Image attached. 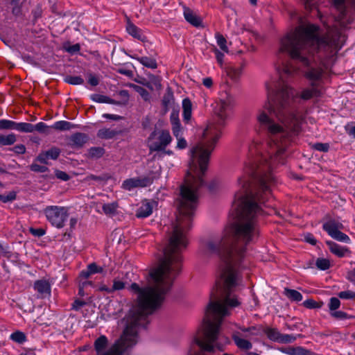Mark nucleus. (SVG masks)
<instances>
[{
	"label": "nucleus",
	"mask_w": 355,
	"mask_h": 355,
	"mask_svg": "<svg viewBox=\"0 0 355 355\" xmlns=\"http://www.w3.org/2000/svg\"><path fill=\"white\" fill-rule=\"evenodd\" d=\"M316 266L321 270H327L330 266V263L328 259H318L316 261Z\"/></svg>",
	"instance_id": "43"
},
{
	"label": "nucleus",
	"mask_w": 355,
	"mask_h": 355,
	"mask_svg": "<svg viewBox=\"0 0 355 355\" xmlns=\"http://www.w3.org/2000/svg\"><path fill=\"white\" fill-rule=\"evenodd\" d=\"M311 89H306L302 91L301 98L304 100H309L313 97L319 96L322 94V91L318 87H315V85L312 83Z\"/></svg>",
	"instance_id": "18"
},
{
	"label": "nucleus",
	"mask_w": 355,
	"mask_h": 355,
	"mask_svg": "<svg viewBox=\"0 0 355 355\" xmlns=\"http://www.w3.org/2000/svg\"><path fill=\"white\" fill-rule=\"evenodd\" d=\"M12 150L17 154H24L26 152V148L23 144H19L14 146Z\"/></svg>",
	"instance_id": "59"
},
{
	"label": "nucleus",
	"mask_w": 355,
	"mask_h": 355,
	"mask_svg": "<svg viewBox=\"0 0 355 355\" xmlns=\"http://www.w3.org/2000/svg\"><path fill=\"white\" fill-rule=\"evenodd\" d=\"M284 294L291 301L300 302L302 300V294L296 290L284 288Z\"/></svg>",
	"instance_id": "22"
},
{
	"label": "nucleus",
	"mask_w": 355,
	"mask_h": 355,
	"mask_svg": "<svg viewBox=\"0 0 355 355\" xmlns=\"http://www.w3.org/2000/svg\"><path fill=\"white\" fill-rule=\"evenodd\" d=\"M55 176L58 179H60V180H64V181H67V180H68L69 179V175L67 174L65 172L61 171H55Z\"/></svg>",
	"instance_id": "58"
},
{
	"label": "nucleus",
	"mask_w": 355,
	"mask_h": 355,
	"mask_svg": "<svg viewBox=\"0 0 355 355\" xmlns=\"http://www.w3.org/2000/svg\"><path fill=\"white\" fill-rule=\"evenodd\" d=\"M14 121L1 119L0 120V130H13Z\"/></svg>",
	"instance_id": "42"
},
{
	"label": "nucleus",
	"mask_w": 355,
	"mask_h": 355,
	"mask_svg": "<svg viewBox=\"0 0 355 355\" xmlns=\"http://www.w3.org/2000/svg\"><path fill=\"white\" fill-rule=\"evenodd\" d=\"M184 119L188 121L191 116V103L189 99L185 98L182 101Z\"/></svg>",
	"instance_id": "28"
},
{
	"label": "nucleus",
	"mask_w": 355,
	"mask_h": 355,
	"mask_svg": "<svg viewBox=\"0 0 355 355\" xmlns=\"http://www.w3.org/2000/svg\"><path fill=\"white\" fill-rule=\"evenodd\" d=\"M29 231L33 235L39 237L43 236L45 234V230L42 228L34 229L31 227L30 228Z\"/></svg>",
	"instance_id": "56"
},
{
	"label": "nucleus",
	"mask_w": 355,
	"mask_h": 355,
	"mask_svg": "<svg viewBox=\"0 0 355 355\" xmlns=\"http://www.w3.org/2000/svg\"><path fill=\"white\" fill-rule=\"evenodd\" d=\"M110 176L108 175H101V176H97V175H87L86 178H85V181H90V180H94V181H97V182H106L107 180L110 179Z\"/></svg>",
	"instance_id": "40"
},
{
	"label": "nucleus",
	"mask_w": 355,
	"mask_h": 355,
	"mask_svg": "<svg viewBox=\"0 0 355 355\" xmlns=\"http://www.w3.org/2000/svg\"><path fill=\"white\" fill-rule=\"evenodd\" d=\"M126 282H124L119 278H114L113 280V285L112 286V293L116 291H121L125 287Z\"/></svg>",
	"instance_id": "38"
},
{
	"label": "nucleus",
	"mask_w": 355,
	"mask_h": 355,
	"mask_svg": "<svg viewBox=\"0 0 355 355\" xmlns=\"http://www.w3.org/2000/svg\"><path fill=\"white\" fill-rule=\"evenodd\" d=\"M343 228V224L335 220H329L323 224V229L329 234V235L332 232H336Z\"/></svg>",
	"instance_id": "17"
},
{
	"label": "nucleus",
	"mask_w": 355,
	"mask_h": 355,
	"mask_svg": "<svg viewBox=\"0 0 355 355\" xmlns=\"http://www.w3.org/2000/svg\"><path fill=\"white\" fill-rule=\"evenodd\" d=\"M105 153V149L102 147H92L88 150L87 156L92 159H98Z\"/></svg>",
	"instance_id": "27"
},
{
	"label": "nucleus",
	"mask_w": 355,
	"mask_h": 355,
	"mask_svg": "<svg viewBox=\"0 0 355 355\" xmlns=\"http://www.w3.org/2000/svg\"><path fill=\"white\" fill-rule=\"evenodd\" d=\"M91 275L92 273L89 272V269L87 268V270H83L80 272L79 279H80L81 280L87 279V278L89 277Z\"/></svg>",
	"instance_id": "63"
},
{
	"label": "nucleus",
	"mask_w": 355,
	"mask_h": 355,
	"mask_svg": "<svg viewBox=\"0 0 355 355\" xmlns=\"http://www.w3.org/2000/svg\"><path fill=\"white\" fill-rule=\"evenodd\" d=\"M13 130H17L22 132H33V125L29 123H15L14 122Z\"/></svg>",
	"instance_id": "26"
},
{
	"label": "nucleus",
	"mask_w": 355,
	"mask_h": 355,
	"mask_svg": "<svg viewBox=\"0 0 355 355\" xmlns=\"http://www.w3.org/2000/svg\"><path fill=\"white\" fill-rule=\"evenodd\" d=\"M148 88L151 91L160 90L162 89L160 77L153 74H149Z\"/></svg>",
	"instance_id": "19"
},
{
	"label": "nucleus",
	"mask_w": 355,
	"mask_h": 355,
	"mask_svg": "<svg viewBox=\"0 0 355 355\" xmlns=\"http://www.w3.org/2000/svg\"><path fill=\"white\" fill-rule=\"evenodd\" d=\"M234 98L231 94L227 92L220 94L219 100L216 102L214 108L219 125L224 126L225 125L226 121L230 118V112L234 107Z\"/></svg>",
	"instance_id": "5"
},
{
	"label": "nucleus",
	"mask_w": 355,
	"mask_h": 355,
	"mask_svg": "<svg viewBox=\"0 0 355 355\" xmlns=\"http://www.w3.org/2000/svg\"><path fill=\"white\" fill-rule=\"evenodd\" d=\"M216 124L209 123L203 130L202 141L191 150V162L178 200V214L167 247L180 252L187 245L184 231L190 227L198 200V190L204 184L211 152L221 136Z\"/></svg>",
	"instance_id": "3"
},
{
	"label": "nucleus",
	"mask_w": 355,
	"mask_h": 355,
	"mask_svg": "<svg viewBox=\"0 0 355 355\" xmlns=\"http://www.w3.org/2000/svg\"><path fill=\"white\" fill-rule=\"evenodd\" d=\"M338 297L342 299H354L355 298V293L352 291H341L338 293Z\"/></svg>",
	"instance_id": "46"
},
{
	"label": "nucleus",
	"mask_w": 355,
	"mask_h": 355,
	"mask_svg": "<svg viewBox=\"0 0 355 355\" xmlns=\"http://www.w3.org/2000/svg\"><path fill=\"white\" fill-rule=\"evenodd\" d=\"M51 127L48 126L43 122H40L36 125H33V131L37 130L40 133L49 135Z\"/></svg>",
	"instance_id": "37"
},
{
	"label": "nucleus",
	"mask_w": 355,
	"mask_h": 355,
	"mask_svg": "<svg viewBox=\"0 0 355 355\" xmlns=\"http://www.w3.org/2000/svg\"><path fill=\"white\" fill-rule=\"evenodd\" d=\"M348 3L355 5V0H332L338 14L336 24L324 36L319 37V28L313 24L300 26L281 39L279 53H286L304 65L309 64V55L316 50L324 51L329 56L334 55L345 41V35L338 26L346 28L352 21L345 10Z\"/></svg>",
	"instance_id": "4"
},
{
	"label": "nucleus",
	"mask_w": 355,
	"mask_h": 355,
	"mask_svg": "<svg viewBox=\"0 0 355 355\" xmlns=\"http://www.w3.org/2000/svg\"><path fill=\"white\" fill-rule=\"evenodd\" d=\"M303 305L308 309L320 308L322 303H318L312 299H309L303 302Z\"/></svg>",
	"instance_id": "44"
},
{
	"label": "nucleus",
	"mask_w": 355,
	"mask_h": 355,
	"mask_svg": "<svg viewBox=\"0 0 355 355\" xmlns=\"http://www.w3.org/2000/svg\"><path fill=\"white\" fill-rule=\"evenodd\" d=\"M331 315L338 320H344L349 318L345 312L341 311L331 312Z\"/></svg>",
	"instance_id": "50"
},
{
	"label": "nucleus",
	"mask_w": 355,
	"mask_h": 355,
	"mask_svg": "<svg viewBox=\"0 0 355 355\" xmlns=\"http://www.w3.org/2000/svg\"><path fill=\"white\" fill-rule=\"evenodd\" d=\"M66 83L71 85H82L84 83V80L80 76H69L64 78Z\"/></svg>",
	"instance_id": "39"
},
{
	"label": "nucleus",
	"mask_w": 355,
	"mask_h": 355,
	"mask_svg": "<svg viewBox=\"0 0 355 355\" xmlns=\"http://www.w3.org/2000/svg\"><path fill=\"white\" fill-rule=\"evenodd\" d=\"M285 353L289 355H309V352L301 347H289L286 350L284 351Z\"/></svg>",
	"instance_id": "31"
},
{
	"label": "nucleus",
	"mask_w": 355,
	"mask_h": 355,
	"mask_svg": "<svg viewBox=\"0 0 355 355\" xmlns=\"http://www.w3.org/2000/svg\"><path fill=\"white\" fill-rule=\"evenodd\" d=\"M313 148L321 152H327L329 148L328 144L316 143L312 146Z\"/></svg>",
	"instance_id": "47"
},
{
	"label": "nucleus",
	"mask_w": 355,
	"mask_h": 355,
	"mask_svg": "<svg viewBox=\"0 0 355 355\" xmlns=\"http://www.w3.org/2000/svg\"><path fill=\"white\" fill-rule=\"evenodd\" d=\"M91 99L96 103H110V104H119V103H116L113 99H111L108 96L94 94L91 96Z\"/></svg>",
	"instance_id": "25"
},
{
	"label": "nucleus",
	"mask_w": 355,
	"mask_h": 355,
	"mask_svg": "<svg viewBox=\"0 0 355 355\" xmlns=\"http://www.w3.org/2000/svg\"><path fill=\"white\" fill-rule=\"evenodd\" d=\"M15 198H16V194L13 191L8 193L7 195H1L0 194V200L2 201L3 202L12 201Z\"/></svg>",
	"instance_id": "45"
},
{
	"label": "nucleus",
	"mask_w": 355,
	"mask_h": 355,
	"mask_svg": "<svg viewBox=\"0 0 355 355\" xmlns=\"http://www.w3.org/2000/svg\"><path fill=\"white\" fill-rule=\"evenodd\" d=\"M88 269H89V272H91L92 274L103 272V268L101 267H98L94 263L89 264L88 266Z\"/></svg>",
	"instance_id": "54"
},
{
	"label": "nucleus",
	"mask_w": 355,
	"mask_h": 355,
	"mask_svg": "<svg viewBox=\"0 0 355 355\" xmlns=\"http://www.w3.org/2000/svg\"><path fill=\"white\" fill-rule=\"evenodd\" d=\"M277 70L282 76L283 74L287 76H291L296 71V69L294 67L287 63H282L281 65L277 67Z\"/></svg>",
	"instance_id": "21"
},
{
	"label": "nucleus",
	"mask_w": 355,
	"mask_h": 355,
	"mask_svg": "<svg viewBox=\"0 0 355 355\" xmlns=\"http://www.w3.org/2000/svg\"><path fill=\"white\" fill-rule=\"evenodd\" d=\"M184 17L187 21L196 27L200 26L202 23L201 18L189 8H184Z\"/></svg>",
	"instance_id": "14"
},
{
	"label": "nucleus",
	"mask_w": 355,
	"mask_h": 355,
	"mask_svg": "<svg viewBox=\"0 0 355 355\" xmlns=\"http://www.w3.org/2000/svg\"><path fill=\"white\" fill-rule=\"evenodd\" d=\"M181 261L180 254L166 246L163 259L150 270L148 284L141 286L137 283L130 285L129 289L136 295V302L126 318L123 335L107 352L104 351L107 338L105 336L98 338L94 342L97 355H121L136 344L137 327L161 306L180 270Z\"/></svg>",
	"instance_id": "2"
},
{
	"label": "nucleus",
	"mask_w": 355,
	"mask_h": 355,
	"mask_svg": "<svg viewBox=\"0 0 355 355\" xmlns=\"http://www.w3.org/2000/svg\"><path fill=\"white\" fill-rule=\"evenodd\" d=\"M171 125H176L178 124H180L179 118H178V114L176 112H172L170 117Z\"/></svg>",
	"instance_id": "57"
},
{
	"label": "nucleus",
	"mask_w": 355,
	"mask_h": 355,
	"mask_svg": "<svg viewBox=\"0 0 355 355\" xmlns=\"http://www.w3.org/2000/svg\"><path fill=\"white\" fill-rule=\"evenodd\" d=\"M17 141L16 136L13 133L6 136L0 135V146H10Z\"/></svg>",
	"instance_id": "30"
},
{
	"label": "nucleus",
	"mask_w": 355,
	"mask_h": 355,
	"mask_svg": "<svg viewBox=\"0 0 355 355\" xmlns=\"http://www.w3.org/2000/svg\"><path fill=\"white\" fill-rule=\"evenodd\" d=\"M322 73L321 69L311 68L306 72V76L308 79L312 81H317L320 79Z\"/></svg>",
	"instance_id": "29"
},
{
	"label": "nucleus",
	"mask_w": 355,
	"mask_h": 355,
	"mask_svg": "<svg viewBox=\"0 0 355 355\" xmlns=\"http://www.w3.org/2000/svg\"><path fill=\"white\" fill-rule=\"evenodd\" d=\"M202 84L207 88L211 87L213 85V80L211 78L207 77L202 80Z\"/></svg>",
	"instance_id": "64"
},
{
	"label": "nucleus",
	"mask_w": 355,
	"mask_h": 355,
	"mask_svg": "<svg viewBox=\"0 0 355 355\" xmlns=\"http://www.w3.org/2000/svg\"><path fill=\"white\" fill-rule=\"evenodd\" d=\"M121 134V130L104 128L98 131L97 137L103 139H111Z\"/></svg>",
	"instance_id": "15"
},
{
	"label": "nucleus",
	"mask_w": 355,
	"mask_h": 355,
	"mask_svg": "<svg viewBox=\"0 0 355 355\" xmlns=\"http://www.w3.org/2000/svg\"><path fill=\"white\" fill-rule=\"evenodd\" d=\"M88 82L91 85L96 86L98 84V79L95 76L90 74Z\"/></svg>",
	"instance_id": "62"
},
{
	"label": "nucleus",
	"mask_w": 355,
	"mask_h": 355,
	"mask_svg": "<svg viewBox=\"0 0 355 355\" xmlns=\"http://www.w3.org/2000/svg\"><path fill=\"white\" fill-rule=\"evenodd\" d=\"M132 87L134 89L135 92H137L145 101H149L150 99V94L142 87L132 85Z\"/></svg>",
	"instance_id": "34"
},
{
	"label": "nucleus",
	"mask_w": 355,
	"mask_h": 355,
	"mask_svg": "<svg viewBox=\"0 0 355 355\" xmlns=\"http://www.w3.org/2000/svg\"><path fill=\"white\" fill-rule=\"evenodd\" d=\"M241 331L244 332H248L250 335L257 336L260 333L259 329L255 326L250 327L249 328H240Z\"/></svg>",
	"instance_id": "51"
},
{
	"label": "nucleus",
	"mask_w": 355,
	"mask_h": 355,
	"mask_svg": "<svg viewBox=\"0 0 355 355\" xmlns=\"http://www.w3.org/2000/svg\"><path fill=\"white\" fill-rule=\"evenodd\" d=\"M73 127L72 124L66 121H60L55 122L51 128L57 130H69Z\"/></svg>",
	"instance_id": "32"
},
{
	"label": "nucleus",
	"mask_w": 355,
	"mask_h": 355,
	"mask_svg": "<svg viewBox=\"0 0 355 355\" xmlns=\"http://www.w3.org/2000/svg\"><path fill=\"white\" fill-rule=\"evenodd\" d=\"M34 289L37 292L38 297L41 298L49 296L51 293V286L45 279L37 280L34 283Z\"/></svg>",
	"instance_id": "12"
},
{
	"label": "nucleus",
	"mask_w": 355,
	"mask_h": 355,
	"mask_svg": "<svg viewBox=\"0 0 355 355\" xmlns=\"http://www.w3.org/2000/svg\"><path fill=\"white\" fill-rule=\"evenodd\" d=\"M71 144L73 146L81 147L87 141V136L83 133H76L70 138Z\"/></svg>",
	"instance_id": "20"
},
{
	"label": "nucleus",
	"mask_w": 355,
	"mask_h": 355,
	"mask_svg": "<svg viewBox=\"0 0 355 355\" xmlns=\"http://www.w3.org/2000/svg\"><path fill=\"white\" fill-rule=\"evenodd\" d=\"M233 339L238 347L242 349H250L252 348V344L248 340L241 338L239 335L234 334Z\"/></svg>",
	"instance_id": "23"
},
{
	"label": "nucleus",
	"mask_w": 355,
	"mask_h": 355,
	"mask_svg": "<svg viewBox=\"0 0 355 355\" xmlns=\"http://www.w3.org/2000/svg\"><path fill=\"white\" fill-rule=\"evenodd\" d=\"M131 58L133 59H136L146 67L153 69H155L157 67L156 60L153 57H138L136 55H132Z\"/></svg>",
	"instance_id": "16"
},
{
	"label": "nucleus",
	"mask_w": 355,
	"mask_h": 355,
	"mask_svg": "<svg viewBox=\"0 0 355 355\" xmlns=\"http://www.w3.org/2000/svg\"><path fill=\"white\" fill-rule=\"evenodd\" d=\"M60 153L61 150L60 148L53 147L46 151L40 153L36 159L42 164H48V160L49 159L54 160L56 159L59 157Z\"/></svg>",
	"instance_id": "11"
},
{
	"label": "nucleus",
	"mask_w": 355,
	"mask_h": 355,
	"mask_svg": "<svg viewBox=\"0 0 355 355\" xmlns=\"http://www.w3.org/2000/svg\"><path fill=\"white\" fill-rule=\"evenodd\" d=\"M330 236L333 239L341 242L349 243L350 241L349 237L347 234L341 232L340 230L336 232H332Z\"/></svg>",
	"instance_id": "36"
},
{
	"label": "nucleus",
	"mask_w": 355,
	"mask_h": 355,
	"mask_svg": "<svg viewBox=\"0 0 355 355\" xmlns=\"http://www.w3.org/2000/svg\"><path fill=\"white\" fill-rule=\"evenodd\" d=\"M119 204L117 202H113L111 203L104 204L103 205V212L108 216H113L116 214Z\"/></svg>",
	"instance_id": "24"
},
{
	"label": "nucleus",
	"mask_w": 355,
	"mask_h": 355,
	"mask_svg": "<svg viewBox=\"0 0 355 355\" xmlns=\"http://www.w3.org/2000/svg\"><path fill=\"white\" fill-rule=\"evenodd\" d=\"M330 251L339 257H343L350 254V251L347 248L342 247L332 241L326 242Z\"/></svg>",
	"instance_id": "13"
},
{
	"label": "nucleus",
	"mask_w": 355,
	"mask_h": 355,
	"mask_svg": "<svg viewBox=\"0 0 355 355\" xmlns=\"http://www.w3.org/2000/svg\"><path fill=\"white\" fill-rule=\"evenodd\" d=\"M215 55H216V60H217V62H218V64L222 67L223 64V58H224V54L223 53H221L218 49H217L216 48H214L213 49Z\"/></svg>",
	"instance_id": "53"
},
{
	"label": "nucleus",
	"mask_w": 355,
	"mask_h": 355,
	"mask_svg": "<svg viewBox=\"0 0 355 355\" xmlns=\"http://www.w3.org/2000/svg\"><path fill=\"white\" fill-rule=\"evenodd\" d=\"M172 132L175 138H179L182 135V130L181 124L172 125Z\"/></svg>",
	"instance_id": "52"
},
{
	"label": "nucleus",
	"mask_w": 355,
	"mask_h": 355,
	"mask_svg": "<svg viewBox=\"0 0 355 355\" xmlns=\"http://www.w3.org/2000/svg\"><path fill=\"white\" fill-rule=\"evenodd\" d=\"M44 213L47 220L56 228H62L69 217L67 207L61 206H48Z\"/></svg>",
	"instance_id": "6"
},
{
	"label": "nucleus",
	"mask_w": 355,
	"mask_h": 355,
	"mask_svg": "<svg viewBox=\"0 0 355 355\" xmlns=\"http://www.w3.org/2000/svg\"><path fill=\"white\" fill-rule=\"evenodd\" d=\"M265 333L268 338L273 341L290 343L295 340V336L289 334H282L276 329L267 328L265 329Z\"/></svg>",
	"instance_id": "8"
},
{
	"label": "nucleus",
	"mask_w": 355,
	"mask_h": 355,
	"mask_svg": "<svg viewBox=\"0 0 355 355\" xmlns=\"http://www.w3.org/2000/svg\"><path fill=\"white\" fill-rule=\"evenodd\" d=\"M157 202L155 200H144L141 203V205L138 208L137 211V217L146 218L149 216L153 213V210L157 206Z\"/></svg>",
	"instance_id": "10"
},
{
	"label": "nucleus",
	"mask_w": 355,
	"mask_h": 355,
	"mask_svg": "<svg viewBox=\"0 0 355 355\" xmlns=\"http://www.w3.org/2000/svg\"><path fill=\"white\" fill-rule=\"evenodd\" d=\"M31 170L35 172L44 173L47 171L48 168L45 166H41L36 163H33L31 166Z\"/></svg>",
	"instance_id": "49"
},
{
	"label": "nucleus",
	"mask_w": 355,
	"mask_h": 355,
	"mask_svg": "<svg viewBox=\"0 0 355 355\" xmlns=\"http://www.w3.org/2000/svg\"><path fill=\"white\" fill-rule=\"evenodd\" d=\"M10 338L17 343H21L26 340L24 334L21 331L14 332L10 335Z\"/></svg>",
	"instance_id": "41"
},
{
	"label": "nucleus",
	"mask_w": 355,
	"mask_h": 355,
	"mask_svg": "<svg viewBox=\"0 0 355 355\" xmlns=\"http://www.w3.org/2000/svg\"><path fill=\"white\" fill-rule=\"evenodd\" d=\"M347 278L355 285V268L347 272Z\"/></svg>",
	"instance_id": "60"
},
{
	"label": "nucleus",
	"mask_w": 355,
	"mask_h": 355,
	"mask_svg": "<svg viewBox=\"0 0 355 355\" xmlns=\"http://www.w3.org/2000/svg\"><path fill=\"white\" fill-rule=\"evenodd\" d=\"M267 94L268 98H273L272 118L260 112L257 120L270 135L268 158L259 166L248 163L244 169L249 175L257 171L261 175L259 189L252 191L249 189L248 180L239 178L238 184L241 189L235 193L233 202L235 220L225 226L220 235L204 241L200 248L202 255H217L222 263L215 293H211L214 300L208 305L202 329L194 338L200 352L191 349L189 355H205V352H213L215 347L219 348L216 342L219 338L223 319L230 314V308L240 304L239 300L232 295L239 284L236 266L244 257L247 245L259 236L256 216L262 211L257 202H265L275 183L274 177L267 170L284 164L286 147L300 129L301 116L295 109L297 93Z\"/></svg>",
	"instance_id": "1"
},
{
	"label": "nucleus",
	"mask_w": 355,
	"mask_h": 355,
	"mask_svg": "<svg viewBox=\"0 0 355 355\" xmlns=\"http://www.w3.org/2000/svg\"><path fill=\"white\" fill-rule=\"evenodd\" d=\"M178 140L177 148L179 149H184L187 146V141L182 137L180 136L179 138H176Z\"/></svg>",
	"instance_id": "55"
},
{
	"label": "nucleus",
	"mask_w": 355,
	"mask_h": 355,
	"mask_svg": "<svg viewBox=\"0 0 355 355\" xmlns=\"http://www.w3.org/2000/svg\"><path fill=\"white\" fill-rule=\"evenodd\" d=\"M126 29L130 35L135 38L141 40V33L139 29L133 24L128 23Z\"/></svg>",
	"instance_id": "33"
},
{
	"label": "nucleus",
	"mask_w": 355,
	"mask_h": 355,
	"mask_svg": "<svg viewBox=\"0 0 355 355\" xmlns=\"http://www.w3.org/2000/svg\"><path fill=\"white\" fill-rule=\"evenodd\" d=\"M150 151L164 150L172 141V137L168 130H160L154 131L149 137Z\"/></svg>",
	"instance_id": "7"
},
{
	"label": "nucleus",
	"mask_w": 355,
	"mask_h": 355,
	"mask_svg": "<svg viewBox=\"0 0 355 355\" xmlns=\"http://www.w3.org/2000/svg\"><path fill=\"white\" fill-rule=\"evenodd\" d=\"M216 39L217 44L219 46L220 49L225 53H228L229 50H228L227 46L226 45V44H227L226 39L221 34H220L218 33L216 34Z\"/></svg>",
	"instance_id": "35"
},
{
	"label": "nucleus",
	"mask_w": 355,
	"mask_h": 355,
	"mask_svg": "<svg viewBox=\"0 0 355 355\" xmlns=\"http://www.w3.org/2000/svg\"><path fill=\"white\" fill-rule=\"evenodd\" d=\"M150 183V180L148 178H134L124 180L121 187L125 190L131 191L135 188L147 187Z\"/></svg>",
	"instance_id": "9"
},
{
	"label": "nucleus",
	"mask_w": 355,
	"mask_h": 355,
	"mask_svg": "<svg viewBox=\"0 0 355 355\" xmlns=\"http://www.w3.org/2000/svg\"><path fill=\"white\" fill-rule=\"evenodd\" d=\"M340 305V300L336 297H331L329 304V307L331 311H335L339 308Z\"/></svg>",
	"instance_id": "48"
},
{
	"label": "nucleus",
	"mask_w": 355,
	"mask_h": 355,
	"mask_svg": "<svg viewBox=\"0 0 355 355\" xmlns=\"http://www.w3.org/2000/svg\"><path fill=\"white\" fill-rule=\"evenodd\" d=\"M103 117L114 121H119L122 119L121 116L111 114H103Z\"/></svg>",
	"instance_id": "61"
}]
</instances>
